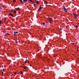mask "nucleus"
Wrapping results in <instances>:
<instances>
[{
	"instance_id": "nucleus-1",
	"label": "nucleus",
	"mask_w": 79,
	"mask_h": 79,
	"mask_svg": "<svg viewBox=\"0 0 79 79\" xmlns=\"http://www.w3.org/2000/svg\"><path fill=\"white\" fill-rule=\"evenodd\" d=\"M62 8L64 10V11H65V12H67V11H68V10L66 9V7H65L64 6H62Z\"/></svg>"
},
{
	"instance_id": "nucleus-2",
	"label": "nucleus",
	"mask_w": 79,
	"mask_h": 79,
	"mask_svg": "<svg viewBox=\"0 0 79 79\" xmlns=\"http://www.w3.org/2000/svg\"><path fill=\"white\" fill-rule=\"evenodd\" d=\"M73 15L74 16L75 18H77L78 17V16L75 13H73Z\"/></svg>"
},
{
	"instance_id": "nucleus-3",
	"label": "nucleus",
	"mask_w": 79,
	"mask_h": 79,
	"mask_svg": "<svg viewBox=\"0 0 79 79\" xmlns=\"http://www.w3.org/2000/svg\"><path fill=\"white\" fill-rule=\"evenodd\" d=\"M48 20H49V21L50 23H52V19H51L50 18H48Z\"/></svg>"
},
{
	"instance_id": "nucleus-4",
	"label": "nucleus",
	"mask_w": 79,
	"mask_h": 79,
	"mask_svg": "<svg viewBox=\"0 0 79 79\" xmlns=\"http://www.w3.org/2000/svg\"><path fill=\"white\" fill-rule=\"evenodd\" d=\"M20 2H21V3H22V4H24V2H23V0H20Z\"/></svg>"
},
{
	"instance_id": "nucleus-5",
	"label": "nucleus",
	"mask_w": 79,
	"mask_h": 79,
	"mask_svg": "<svg viewBox=\"0 0 79 79\" xmlns=\"http://www.w3.org/2000/svg\"><path fill=\"white\" fill-rule=\"evenodd\" d=\"M41 9H42V8H41V6H40L39 8V10L40 11V10H41Z\"/></svg>"
},
{
	"instance_id": "nucleus-6",
	"label": "nucleus",
	"mask_w": 79,
	"mask_h": 79,
	"mask_svg": "<svg viewBox=\"0 0 79 79\" xmlns=\"http://www.w3.org/2000/svg\"><path fill=\"white\" fill-rule=\"evenodd\" d=\"M18 32H14V34H15V35H16V34H18Z\"/></svg>"
},
{
	"instance_id": "nucleus-7",
	"label": "nucleus",
	"mask_w": 79,
	"mask_h": 79,
	"mask_svg": "<svg viewBox=\"0 0 79 79\" xmlns=\"http://www.w3.org/2000/svg\"><path fill=\"white\" fill-rule=\"evenodd\" d=\"M5 35H10V34L8 33H6Z\"/></svg>"
},
{
	"instance_id": "nucleus-8",
	"label": "nucleus",
	"mask_w": 79,
	"mask_h": 79,
	"mask_svg": "<svg viewBox=\"0 0 79 79\" xmlns=\"http://www.w3.org/2000/svg\"><path fill=\"white\" fill-rule=\"evenodd\" d=\"M23 68H24V69H26V68H27V66H25V67H23Z\"/></svg>"
},
{
	"instance_id": "nucleus-9",
	"label": "nucleus",
	"mask_w": 79,
	"mask_h": 79,
	"mask_svg": "<svg viewBox=\"0 0 79 79\" xmlns=\"http://www.w3.org/2000/svg\"><path fill=\"white\" fill-rule=\"evenodd\" d=\"M10 16H11L12 17H13V15L11 13H10Z\"/></svg>"
},
{
	"instance_id": "nucleus-10",
	"label": "nucleus",
	"mask_w": 79,
	"mask_h": 79,
	"mask_svg": "<svg viewBox=\"0 0 79 79\" xmlns=\"http://www.w3.org/2000/svg\"><path fill=\"white\" fill-rule=\"evenodd\" d=\"M36 3L37 4H39V1H36Z\"/></svg>"
},
{
	"instance_id": "nucleus-11",
	"label": "nucleus",
	"mask_w": 79,
	"mask_h": 79,
	"mask_svg": "<svg viewBox=\"0 0 79 79\" xmlns=\"http://www.w3.org/2000/svg\"><path fill=\"white\" fill-rule=\"evenodd\" d=\"M43 25H44H44H45V23H43Z\"/></svg>"
},
{
	"instance_id": "nucleus-12",
	"label": "nucleus",
	"mask_w": 79,
	"mask_h": 79,
	"mask_svg": "<svg viewBox=\"0 0 79 79\" xmlns=\"http://www.w3.org/2000/svg\"><path fill=\"white\" fill-rule=\"evenodd\" d=\"M6 18L4 19V21H6Z\"/></svg>"
},
{
	"instance_id": "nucleus-13",
	"label": "nucleus",
	"mask_w": 79,
	"mask_h": 79,
	"mask_svg": "<svg viewBox=\"0 0 79 79\" xmlns=\"http://www.w3.org/2000/svg\"><path fill=\"white\" fill-rule=\"evenodd\" d=\"M19 9H20L19 7H18L17 8V10H19Z\"/></svg>"
},
{
	"instance_id": "nucleus-14",
	"label": "nucleus",
	"mask_w": 79,
	"mask_h": 79,
	"mask_svg": "<svg viewBox=\"0 0 79 79\" xmlns=\"http://www.w3.org/2000/svg\"><path fill=\"white\" fill-rule=\"evenodd\" d=\"M24 2H27V0H23Z\"/></svg>"
},
{
	"instance_id": "nucleus-15",
	"label": "nucleus",
	"mask_w": 79,
	"mask_h": 79,
	"mask_svg": "<svg viewBox=\"0 0 79 79\" xmlns=\"http://www.w3.org/2000/svg\"><path fill=\"white\" fill-rule=\"evenodd\" d=\"M78 27L79 26L78 25L76 26V27Z\"/></svg>"
},
{
	"instance_id": "nucleus-16",
	"label": "nucleus",
	"mask_w": 79,
	"mask_h": 79,
	"mask_svg": "<svg viewBox=\"0 0 79 79\" xmlns=\"http://www.w3.org/2000/svg\"><path fill=\"white\" fill-rule=\"evenodd\" d=\"M18 42L17 41L15 40V43H18Z\"/></svg>"
},
{
	"instance_id": "nucleus-17",
	"label": "nucleus",
	"mask_w": 79,
	"mask_h": 79,
	"mask_svg": "<svg viewBox=\"0 0 79 79\" xmlns=\"http://www.w3.org/2000/svg\"><path fill=\"white\" fill-rule=\"evenodd\" d=\"M29 2H32V0H29Z\"/></svg>"
},
{
	"instance_id": "nucleus-18",
	"label": "nucleus",
	"mask_w": 79,
	"mask_h": 79,
	"mask_svg": "<svg viewBox=\"0 0 79 79\" xmlns=\"http://www.w3.org/2000/svg\"><path fill=\"white\" fill-rule=\"evenodd\" d=\"M20 73L21 74H23V72H20Z\"/></svg>"
},
{
	"instance_id": "nucleus-19",
	"label": "nucleus",
	"mask_w": 79,
	"mask_h": 79,
	"mask_svg": "<svg viewBox=\"0 0 79 79\" xmlns=\"http://www.w3.org/2000/svg\"><path fill=\"white\" fill-rule=\"evenodd\" d=\"M44 2H45V3H47V1H44Z\"/></svg>"
},
{
	"instance_id": "nucleus-20",
	"label": "nucleus",
	"mask_w": 79,
	"mask_h": 79,
	"mask_svg": "<svg viewBox=\"0 0 79 79\" xmlns=\"http://www.w3.org/2000/svg\"><path fill=\"white\" fill-rule=\"evenodd\" d=\"M26 63H27V61H26L25 63V64H26Z\"/></svg>"
},
{
	"instance_id": "nucleus-21",
	"label": "nucleus",
	"mask_w": 79,
	"mask_h": 79,
	"mask_svg": "<svg viewBox=\"0 0 79 79\" xmlns=\"http://www.w3.org/2000/svg\"><path fill=\"white\" fill-rule=\"evenodd\" d=\"M0 10H2V8L0 7Z\"/></svg>"
},
{
	"instance_id": "nucleus-22",
	"label": "nucleus",
	"mask_w": 79,
	"mask_h": 79,
	"mask_svg": "<svg viewBox=\"0 0 79 79\" xmlns=\"http://www.w3.org/2000/svg\"><path fill=\"white\" fill-rule=\"evenodd\" d=\"M13 2H16V0H14Z\"/></svg>"
},
{
	"instance_id": "nucleus-23",
	"label": "nucleus",
	"mask_w": 79,
	"mask_h": 79,
	"mask_svg": "<svg viewBox=\"0 0 79 79\" xmlns=\"http://www.w3.org/2000/svg\"><path fill=\"white\" fill-rule=\"evenodd\" d=\"M2 24V22H1V21H0V24Z\"/></svg>"
},
{
	"instance_id": "nucleus-24",
	"label": "nucleus",
	"mask_w": 79,
	"mask_h": 79,
	"mask_svg": "<svg viewBox=\"0 0 79 79\" xmlns=\"http://www.w3.org/2000/svg\"><path fill=\"white\" fill-rule=\"evenodd\" d=\"M14 13H16V11H15Z\"/></svg>"
},
{
	"instance_id": "nucleus-25",
	"label": "nucleus",
	"mask_w": 79,
	"mask_h": 79,
	"mask_svg": "<svg viewBox=\"0 0 79 79\" xmlns=\"http://www.w3.org/2000/svg\"><path fill=\"white\" fill-rule=\"evenodd\" d=\"M60 30H62V28H60Z\"/></svg>"
},
{
	"instance_id": "nucleus-26",
	"label": "nucleus",
	"mask_w": 79,
	"mask_h": 79,
	"mask_svg": "<svg viewBox=\"0 0 79 79\" xmlns=\"http://www.w3.org/2000/svg\"><path fill=\"white\" fill-rule=\"evenodd\" d=\"M2 71H4V69H2Z\"/></svg>"
},
{
	"instance_id": "nucleus-27",
	"label": "nucleus",
	"mask_w": 79,
	"mask_h": 79,
	"mask_svg": "<svg viewBox=\"0 0 79 79\" xmlns=\"http://www.w3.org/2000/svg\"><path fill=\"white\" fill-rule=\"evenodd\" d=\"M25 58H27V56H26V57H25Z\"/></svg>"
},
{
	"instance_id": "nucleus-28",
	"label": "nucleus",
	"mask_w": 79,
	"mask_h": 79,
	"mask_svg": "<svg viewBox=\"0 0 79 79\" xmlns=\"http://www.w3.org/2000/svg\"><path fill=\"white\" fill-rule=\"evenodd\" d=\"M31 2H32V3L33 2V1H31Z\"/></svg>"
},
{
	"instance_id": "nucleus-29",
	"label": "nucleus",
	"mask_w": 79,
	"mask_h": 79,
	"mask_svg": "<svg viewBox=\"0 0 79 79\" xmlns=\"http://www.w3.org/2000/svg\"><path fill=\"white\" fill-rule=\"evenodd\" d=\"M16 74V72L15 73V74Z\"/></svg>"
},
{
	"instance_id": "nucleus-30",
	"label": "nucleus",
	"mask_w": 79,
	"mask_h": 79,
	"mask_svg": "<svg viewBox=\"0 0 79 79\" xmlns=\"http://www.w3.org/2000/svg\"><path fill=\"white\" fill-rule=\"evenodd\" d=\"M9 16H10V13H9Z\"/></svg>"
},
{
	"instance_id": "nucleus-31",
	"label": "nucleus",
	"mask_w": 79,
	"mask_h": 79,
	"mask_svg": "<svg viewBox=\"0 0 79 79\" xmlns=\"http://www.w3.org/2000/svg\"><path fill=\"white\" fill-rule=\"evenodd\" d=\"M32 3H34V2L33 1V2Z\"/></svg>"
},
{
	"instance_id": "nucleus-32",
	"label": "nucleus",
	"mask_w": 79,
	"mask_h": 79,
	"mask_svg": "<svg viewBox=\"0 0 79 79\" xmlns=\"http://www.w3.org/2000/svg\"><path fill=\"white\" fill-rule=\"evenodd\" d=\"M34 5H35V4H34Z\"/></svg>"
},
{
	"instance_id": "nucleus-33",
	"label": "nucleus",
	"mask_w": 79,
	"mask_h": 79,
	"mask_svg": "<svg viewBox=\"0 0 79 79\" xmlns=\"http://www.w3.org/2000/svg\"><path fill=\"white\" fill-rule=\"evenodd\" d=\"M35 1H36V2H37V0H35Z\"/></svg>"
},
{
	"instance_id": "nucleus-34",
	"label": "nucleus",
	"mask_w": 79,
	"mask_h": 79,
	"mask_svg": "<svg viewBox=\"0 0 79 79\" xmlns=\"http://www.w3.org/2000/svg\"><path fill=\"white\" fill-rule=\"evenodd\" d=\"M9 67L10 68V65H9Z\"/></svg>"
},
{
	"instance_id": "nucleus-35",
	"label": "nucleus",
	"mask_w": 79,
	"mask_h": 79,
	"mask_svg": "<svg viewBox=\"0 0 79 79\" xmlns=\"http://www.w3.org/2000/svg\"><path fill=\"white\" fill-rule=\"evenodd\" d=\"M2 74H3V72H2Z\"/></svg>"
},
{
	"instance_id": "nucleus-36",
	"label": "nucleus",
	"mask_w": 79,
	"mask_h": 79,
	"mask_svg": "<svg viewBox=\"0 0 79 79\" xmlns=\"http://www.w3.org/2000/svg\"><path fill=\"white\" fill-rule=\"evenodd\" d=\"M77 50H78V48H77Z\"/></svg>"
},
{
	"instance_id": "nucleus-37",
	"label": "nucleus",
	"mask_w": 79,
	"mask_h": 79,
	"mask_svg": "<svg viewBox=\"0 0 79 79\" xmlns=\"http://www.w3.org/2000/svg\"><path fill=\"white\" fill-rule=\"evenodd\" d=\"M10 12H11V11H10Z\"/></svg>"
},
{
	"instance_id": "nucleus-38",
	"label": "nucleus",
	"mask_w": 79,
	"mask_h": 79,
	"mask_svg": "<svg viewBox=\"0 0 79 79\" xmlns=\"http://www.w3.org/2000/svg\"><path fill=\"white\" fill-rule=\"evenodd\" d=\"M10 27H11V26H10Z\"/></svg>"
},
{
	"instance_id": "nucleus-39",
	"label": "nucleus",
	"mask_w": 79,
	"mask_h": 79,
	"mask_svg": "<svg viewBox=\"0 0 79 79\" xmlns=\"http://www.w3.org/2000/svg\"><path fill=\"white\" fill-rule=\"evenodd\" d=\"M77 48H78V47H77Z\"/></svg>"
},
{
	"instance_id": "nucleus-40",
	"label": "nucleus",
	"mask_w": 79,
	"mask_h": 79,
	"mask_svg": "<svg viewBox=\"0 0 79 79\" xmlns=\"http://www.w3.org/2000/svg\"><path fill=\"white\" fill-rule=\"evenodd\" d=\"M77 50V51H78V50Z\"/></svg>"
}]
</instances>
